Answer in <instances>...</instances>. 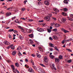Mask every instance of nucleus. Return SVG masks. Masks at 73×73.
<instances>
[{"label":"nucleus","instance_id":"c9c22d12","mask_svg":"<svg viewBox=\"0 0 73 73\" xmlns=\"http://www.w3.org/2000/svg\"><path fill=\"white\" fill-rule=\"evenodd\" d=\"M72 40L73 39H72V38H71L68 40H67V42H68L69 41H72Z\"/></svg>","mask_w":73,"mask_h":73},{"label":"nucleus","instance_id":"052dcab7","mask_svg":"<svg viewBox=\"0 0 73 73\" xmlns=\"http://www.w3.org/2000/svg\"><path fill=\"white\" fill-rule=\"evenodd\" d=\"M9 38L11 39L12 38V37L11 36V35H9Z\"/></svg>","mask_w":73,"mask_h":73},{"label":"nucleus","instance_id":"680f3d73","mask_svg":"<svg viewBox=\"0 0 73 73\" xmlns=\"http://www.w3.org/2000/svg\"><path fill=\"white\" fill-rule=\"evenodd\" d=\"M16 19V16L12 18V20H14V19Z\"/></svg>","mask_w":73,"mask_h":73},{"label":"nucleus","instance_id":"a878e982","mask_svg":"<svg viewBox=\"0 0 73 73\" xmlns=\"http://www.w3.org/2000/svg\"><path fill=\"white\" fill-rule=\"evenodd\" d=\"M27 21L28 22H32V21H33V20L32 19H29L27 20Z\"/></svg>","mask_w":73,"mask_h":73},{"label":"nucleus","instance_id":"a211bd4d","mask_svg":"<svg viewBox=\"0 0 73 73\" xmlns=\"http://www.w3.org/2000/svg\"><path fill=\"white\" fill-rule=\"evenodd\" d=\"M55 26L56 27H59L61 26L60 25H59L58 23H56L55 25Z\"/></svg>","mask_w":73,"mask_h":73},{"label":"nucleus","instance_id":"2f4dec72","mask_svg":"<svg viewBox=\"0 0 73 73\" xmlns=\"http://www.w3.org/2000/svg\"><path fill=\"white\" fill-rule=\"evenodd\" d=\"M63 10L64 12H66V11H68V9L66 8H63Z\"/></svg>","mask_w":73,"mask_h":73},{"label":"nucleus","instance_id":"39448f33","mask_svg":"<svg viewBox=\"0 0 73 73\" xmlns=\"http://www.w3.org/2000/svg\"><path fill=\"white\" fill-rule=\"evenodd\" d=\"M28 70V72H33V73L35 72V71H34V70H33V69L31 68H29Z\"/></svg>","mask_w":73,"mask_h":73},{"label":"nucleus","instance_id":"de8ad7c7","mask_svg":"<svg viewBox=\"0 0 73 73\" xmlns=\"http://www.w3.org/2000/svg\"><path fill=\"white\" fill-rule=\"evenodd\" d=\"M52 19L54 21H56V18L52 17Z\"/></svg>","mask_w":73,"mask_h":73},{"label":"nucleus","instance_id":"bf43d9fd","mask_svg":"<svg viewBox=\"0 0 73 73\" xmlns=\"http://www.w3.org/2000/svg\"><path fill=\"white\" fill-rule=\"evenodd\" d=\"M50 49L51 50V51H53V49L52 48H50Z\"/></svg>","mask_w":73,"mask_h":73},{"label":"nucleus","instance_id":"c756f323","mask_svg":"<svg viewBox=\"0 0 73 73\" xmlns=\"http://www.w3.org/2000/svg\"><path fill=\"white\" fill-rule=\"evenodd\" d=\"M15 64L16 66H17V67H19V64L18 63H16Z\"/></svg>","mask_w":73,"mask_h":73},{"label":"nucleus","instance_id":"f03ea898","mask_svg":"<svg viewBox=\"0 0 73 73\" xmlns=\"http://www.w3.org/2000/svg\"><path fill=\"white\" fill-rule=\"evenodd\" d=\"M48 62V59L46 56H44V61H43V62L44 63H47Z\"/></svg>","mask_w":73,"mask_h":73},{"label":"nucleus","instance_id":"5fc2aeb1","mask_svg":"<svg viewBox=\"0 0 73 73\" xmlns=\"http://www.w3.org/2000/svg\"><path fill=\"white\" fill-rule=\"evenodd\" d=\"M27 0H25L24 1V4H26V3H27Z\"/></svg>","mask_w":73,"mask_h":73},{"label":"nucleus","instance_id":"774afa93","mask_svg":"<svg viewBox=\"0 0 73 73\" xmlns=\"http://www.w3.org/2000/svg\"><path fill=\"white\" fill-rule=\"evenodd\" d=\"M25 61H26V62H28V60L27 59H26Z\"/></svg>","mask_w":73,"mask_h":73},{"label":"nucleus","instance_id":"a19ab883","mask_svg":"<svg viewBox=\"0 0 73 73\" xmlns=\"http://www.w3.org/2000/svg\"><path fill=\"white\" fill-rule=\"evenodd\" d=\"M40 65L42 66H43V67H45V66L42 64H40Z\"/></svg>","mask_w":73,"mask_h":73},{"label":"nucleus","instance_id":"79ce46f5","mask_svg":"<svg viewBox=\"0 0 73 73\" xmlns=\"http://www.w3.org/2000/svg\"><path fill=\"white\" fill-rule=\"evenodd\" d=\"M57 31V29H53V31H54V32H56V31Z\"/></svg>","mask_w":73,"mask_h":73},{"label":"nucleus","instance_id":"4be33fe9","mask_svg":"<svg viewBox=\"0 0 73 73\" xmlns=\"http://www.w3.org/2000/svg\"><path fill=\"white\" fill-rule=\"evenodd\" d=\"M50 57L52 59H54V56L53 55H50Z\"/></svg>","mask_w":73,"mask_h":73},{"label":"nucleus","instance_id":"9d476101","mask_svg":"<svg viewBox=\"0 0 73 73\" xmlns=\"http://www.w3.org/2000/svg\"><path fill=\"white\" fill-rule=\"evenodd\" d=\"M21 31H22V32H24V33H26V32H28L27 31V29H21Z\"/></svg>","mask_w":73,"mask_h":73},{"label":"nucleus","instance_id":"8fccbe9b","mask_svg":"<svg viewBox=\"0 0 73 73\" xmlns=\"http://www.w3.org/2000/svg\"><path fill=\"white\" fill-rule=\"evenodd\" d=\"M17 21L18 23V24H20L21 22H20V21H18V19H17Z\"/></svg>","mask_w":73,"mask_h":73},{"label":"nucleus","instance_id":"58836bf2","mask_svg":"<svg viewBox=\"0 0 73 73\" xmlns=\"http://www.w3.org/2000/svg\"><path fill=\"white\" fill-rule=\"evenodd\" d=\"M29 41H30V43H31V44L33 43V41L31 39H30Z\"/></svg>","mask_w":73,"mask_h":73},{"label":"nucleus","instance_id":"7ed1b4c3","mask_svg":"<svg viewBox=\"0 0 73 73\" xmlns=\"http://www.w3.org/2000/svg\"><path fill=\"white\" fill-rule=\"evenodd\" d=\"M37 31L39 32H43L44 31V30L43 29H41L40 27H39L37 28Z\"/></svg>","mask_w":73,"mask_h":73},{"label":"nucleus","instance_id":"dca6fc26","mask_svg":"<svg viewBox=\"0 0 73 73\" xmlns=\"http://www.w3.org/2000/svg\"><path fill=\"white\" fill-rule=\"evenodd\" d=\"M66 18H63L62 20V23H64V22H65V21H66Z\"/></svg>","mask_w":73,"mask_h":73},{"label":"nucleus","instance_id":"4468645a","mask_svg":"<svg viewBox=\"0 0 73 73\" xmlns=\"http://www.w3.org/2000/svg\"><path fill=\"white\" fill-rule=\"evenodd\" d=\"M19 38L21 39V40H24V37L23 36H21V35H19Z\"/></svg>","mask_w":73,"mask_h":73},{"label":"nucleus","instance_id":"423d86ee","mask_svg":"<svg viewBox=\"0 0 73 73\" xmlns=\"http://www.w3.org/2000/svg\"><path fill=\"white\" fill-rule=\"evenodd\" d=\"M4 43L5 45H10V44H11V43L9 42L8 41H5L4 42Z\"/></svg>","mask_w":73,"mask_h":73},{"label":"nucleus","instance_id":"6ab92c4d","mask_svg":"<svg viewBox=\"0 0 73 73\" xmlns=\"http://www.w3.org/2000/svg\"><path fill=\"white\" fill-rule=\"evenodd\" d=\"M22 49L21 47L20 46H19L17 48L18 50H21Z\"/></svg>","mask_w":73,"mask_h":73},{"label":"nucleus","instance_id":"aec40b11","mask_svg":"<svg viewBox=\"0 0 73 73\" xmlns=\"http://www.w3.org/2000/svg\"><path fill=\"white\" fill-rule=\"evenodd\" d=\"M53 38L54 40H56L57 39H58V38H57V37L55 35H54L53 36Z\"/></svg>","mask_w":73,"mask_h":73},{"label":"nucleus","instance_id":"9b49d317","mask_svg":"<svg viewBox=\"0 0 73 73\" xmlns=\"http://www.w3.org/2000/svg\"><path fill=\"white\" fill-rule=\"evenodd\" d=\"M11 14H12L11 13H7L6 14V16H9L11 15Z\"/></svg>","mask_w":73,"mask_h":73},{"label":"nucleus","instance_id":"09e8293b","mask_svg":"<svg viewBox=\"0 0 73 73\" xmlns=\"http://www.w3.org/2000/svg\"><path fill=\"white\" fill-rule=\"evenodd\" d=\"M25 10V8H22V11H24Z\"/></svg>","mask_w":73,"mask_h":73},{"label":"nucleus","instance_id":"e433bc0d","mask_svg":"<svg viewBox=\"0 0 73 73\" xmlns=\"http://www.w3.org/2000/svg\"><path fill=\"white\" fill-rule=\"evenodd\" d=\"M47 31L48 33H50L51 32V30L50 29H47Z\"/></svg>","mask_w":73,"mask_h":73},{"label":"nucleus","instance_id":"a18cd8bd","mask_svg":"<svg viewBox=\"0 0 73 73\" xmlns=\"http://www.w3.org/2000/svg\"><path fill=\"white\" fill-rule=\"evenodd\" d=\"M49 40H50L52 41V40H53V38H52V37H50L49 38Z\"/></svg>","mask_w":73,"mask_h":73},{"label":"nucleus","instance_id":"b1692460","mask_svg":"<svg viewBox=\"0 0 73 73\" xmlns=\"http://www.w3.org/2000/svg\"><path fill=\"white\" fill-rule=\"evenodd\" d=\"M33 68L35 69V70L36 71H37V67L35 66H33Z\"/></svg>","mask_w":73,"mask_h":73},{"label":"nucleus","instance_id":"ddd939ff","mask_svg":"<svg viewBox=\"0 0 73 73\" xmlns=\"http://www.w3.org/2000/svg\"><path fill=\"white\" fill-rule=\"evenodd\" d=\"M36 55L37 57H38V58H41V55L38 54V53L36 54Z\"/></svg>","mask_w":73,"mask_h":73},{"label":"nucleus","instance_id":"6e6d98bb","mask_svg":"<svg viewBox=\"0 0 73 73\" xmlns=\"http://www.w3.org/2000/svg\"><path fill=\"white\" fill-rule=\"evenodd\" d=\"M54 48L56 49V50L57 51L58 50V49L57 48V47H54Z\"/></svg>","mask_w":73,"mask_h":73},{"label":"nucleus","instance_id":"ea45409f","mask_svg":"<svg viewBox=\"0 0 73 73\" xmlns=\"http://www.w3.org/2000/svg\"><path fill=\"white\" fill-rule=\"evenodd\" d=\"M66 50H68V51H69V52H72V50L70 49L66 48Z\"/></svg>","mask_w":73,"mask_h":73},{"label":"nucleus","instance_id":"3c124183","mask_svg":"<svg viewBox=\"0 0 73 73\" xmlns=\"http://www.w3.org/2000/svg\"><path fill=\"white\" fill-rule=\"evenodd\" d=\"M18 27L19 28H20V29H23V28H22V27H21V26H18Z\"/></svg>","mask_w":73,"mask_h":73},{"label":"nucleus","instance_id":"6e6552de","mask_svg":"<svg viewBox=\"0 0 73 73\" xmlns=\"http://www.w3.org/2000/svg\"><path fill=\"white\" fill-rule=\"evenodd\" d=\"M61 31H63V32H64V33H68V32H69V31L67 30H66L63 28L61 29Z\"/></svg>","mask_w":73,"mask_h":73},{"label":"nucleus","instance_id":"7c9ffc66","mask_svg":"<svg viewBox=\"0 0 73 73\" xmlns=\"http://www.w3.org/2000/svg\"><path fill=\"white\" fill-rule=\"evenodd\" d=\"M58 58H59V59H60V60H61V59H62V58H63L62 56L61 55H60L58 57Z\"/></svg>","mask_w":73,"mask_h":73},{"label":"nucleus","instance_id":"c03bdc74","mask_svg":"<svg viewBox=\"0 0 73 73\" xmlns=\"http://www.w3.org/2000/svg\"><path fill=\"white\" fill-rule=\"evenodd\" d=\"M32 32V31H31V30L30 29H29V31L27 32L29 33H31Z\"/></svg>","mask_w":73,"mask_h":73},{"label":"nucleus","instance_id":"412c9836","mask_svg":"<svg viewBox=\"0 0 73 73\" xmlns=\"http://www.w3.org/2000/svg\"><path fill=\"white\" fill-rule=\"evenodd\" d=\"M49 45L50 46L52 47V48H53V47H54V44H53L51 43H49Z\"/></svg>","mask_w":73,"mask_h":73},{"label":"nucleus","instance_id":"f3484780","mask_svg":"<svg viewBox=\"0 0 73 73\" xmlns=\"http://www.w3.org/2000/svg\"><path fill=\"white\" fill-rule=\"evenodd\" d=\"M16 54V52L15 51H13L12 53V55L13 56H15Z\"/></svg>","mask_w":73,"mask_h":73},{"label":"nucleus","instance_id":"69168bd1","mask_svg":"<svg viewBox=\"0 0 73 73\" xmlns=\"http://www.w3.org/2000/svg\"><path fill=\"white\" fill-rule=\"evenodd\" d=\"M21 19H22V20H25V19L24 18H21Z\"/></svg>","mask_w":73,"mask_h":73},{"label":"nucleus","instance_id":"cd10ccee","mask_svg":"<svg viewBox=\"0 0 73 73\" xmlns=\"http://www.w3.org/2000/svg\"><path fill=\"white\" fill-rule=\"evenodd\" d=\"M39 70L41 72H42V73H45V72H43L42 71L43 70V69H42V68H39Z\"/></svg>","mask_w":73,"mask_h":73},{"label":"nucleus","instance_id":"0e129e2a","mask_svg":"<svg viewBox=\"0 0 73 73\" xmlns=\"http://www.w3.org/2000/svg\"><path fill=\"white\" fill-rule=\"evenodd\" d=\"M53 68L54 69V70H57V69L55 67H53Z\"/></svg>","mask_w":73,"mask_h":73},{"label":"nucleus","instance_id":"72a5a7b5","mask_svg":"<svg viewBox=\"0 0 73 73\" xmlns=\"http://www.w3.org/2000/svg\"><path fill=\"white\" fill-rule=\"evenodd\" d=\"M18 54L19 56H22V54L21 53V52H20L19 51L18 52Z\"/></svg>","mask_w":73,"mask_h":73},{"label":"nucleus","instance_id":"1a4fd4ad","mask_svg":"<svg viewBox=\"0 0 73 73\" xmlns=\"http://www.w3.org/2000/svg\"><path fill=\"white\" fill-rule=\"evenodd\" d=\"M44 4L45 5H49V2L47 1H46L44 2Z\"/></svg>","mask_w":73,"mask_h":73},{"label":"nucleus","instance_id":"4d7b16f0","mask_svg":"<svg viewBox=\"0 0 73 73\" xmlns=\"http://www.w3.org/2000/svg\"><path fill=\"white\" fill-rule=\"evenodd\" d=\"M54 23H52L51 24V25L52 26H53V25H54Z\"/></svg>","mask_w":73,"mask_h":73},{"label":"nucleus","instance_id":"37998d69","mask_svg":"<svg viewBox=\"0 0 73 73\" xmlns=\"http://www.w3.org/2000/svg\"><path fill=\"white\" fill-rule=\"evenodd\" d=\"M70 16L72 18H73V15L72 14H69Z\"/></svg>","mask_w":73,"mask_h":73},{"label":"nucleus","instance_id":"4c0bfd02","mask_svg":"<svg viewBox=\"0 0 73 73\" xmlns=\"http://www.w3.org/2000/svg\"><path fill=\"white\" fill-rule=\"evenodd\" d=\"M71 62H72V60L71 59H70L69 60H67V62L70 63Z\"/></svg>","mask_w":73,"mask_h":73},{"label":"nucleus","instance_id":"864d4df0","mask_svg":"<svg viewBox=\"0 0 73 73\" xmlns=\"http://www.w3.org/2000/svg\"><path fill=\"white\" fill-rule=\"evenodd\" d=\"M14 32L15 33H17V31L16 30H14Z\"/></svg>","mask_w":73,"mask_h":73},{"label":"nucleus","instance_id":"c85d7f7f","mask_svg":"<svg viewBox=\"0 0 73 73\" xmlns=\"http://www.w3.org/2000/svg\"><path fill=\"white\" fill-rule=\"evenodd\" d=\"M63 2L64 4H68V2L67 0H64Z\"/></svg>","mask_w":73,"mask_h":73},{"label":"nucleus","instance_id":"338daca9","mask_svg":"<svg viewBox=\"0 0 73 73\" xmlns=\"http://www.w3.org/2000/svg\"><path fill=\"white\" fill-rule=\"evenodd\" d=\"M52 67H53V68H54V64H52Z\"/></svg>","mask_w":73,"mask_h":73},{"label":"nucleus","instance_id":"0eeeda50","mask_svg":"<svg viewBox=\"0 0 73 73\" xmlns=\"http://www.w3.org/2000/svg\"><path fill=\"white\" fill-rule=\"evenodd\" d=\"M53 9L54 11L56 12H60L59 10L56 8H53Z\"/></svg>","mask_w":73,"mask_h":73},{"label":"nucleus","instance_id":"20e7f679","mask_svg":"<svg viewBox=\"0 0 73 73\" xmlns=\"http://www.w3.org/2000/svg\"><path fill=\"white\" fill-rule=\"evenodd\" d=\"M11 67L13 69V72H14V73H16V72H15V66L13 65H11Z\"/></svg>","mask_w":73,"mask_h":73},{"label":"nucleus","instance_id":"f8f14e48","mask_svg":"<svg viewBox=\"0 0 73 73\" xmlns=\"http://www.w3.org/2000/svg\"><path fill=\"white\" fill-rule=\"evenodd\" d=\"M62 15H63V16H67V13H66L64 12L62 13Z\"/></svg>","mask_w":73,"mask_h":73},{"label":"nucleus","instance_id":"473e14b6","mask_svg":"<svg viewBox=\"0 0 73 73\" xmlns=\"http://www.w3.org/2000/svg\"><path fill=\"white\" fill-rule=\"evenodd\" d=\"M7 10H9V11H12V7H10V8H8L7 9Z\"/></svg>","mask_w":73,"mask_h":73},{"label":"nucleus","instance_id":"f704fd0d","mask_svg":"<svg viewBox=\"0 0 73 73\" xmlns=\"http://www.w3.org/2000/svg\"><path fill=\"white\" fill-rule=\"evenodd\" d=\"M14 30L13 29H11L9 30V32H13Z\"/></svg>","mask_w":73,"mask_h":73},{"label":"nucleus","instance_id":"5701e85b","mask_svg":"<svg viewBox=\"0 0 73 73\" xmlns=\"http://www.w3.org/2000/svg\"><path fill=\"white\" fill-rule=\"evenodd\" d=\"M67 19H68V20H70V21H73V20L72 18L69 17H67Z\"/></svg>","mask_w":73,"mask_h":73},{"label":"nucleus","instance_id":"603ef678","mask_svg":"<svg viewBox=\"0 0 73 73\" xmlns=\"http://www.w3.org/2000/svg\"><path fill=\"white\" fill-rule=\"evenodd\" d=\"M16 71V72L17 73H20V72H19V71H18V70H17V69H15V71Z\"/></svg>","mask_w":73,"mask_h":73},{"label":"nucleus","instance_id":"13d9d810","mask_svg":"<svg viewBox=\"0 0 73 73\" xmlns=\"http://www.w3.org/2000/svg\"><path fill=\"white\" fill-rule=\"evenodd\" d=\"M65 41V40H64L63 41H62V44H64L65 43V42H64V41Z\"/></svg>","mask_w":73,"mask_h":73},{"label":"nucleus","instance_id":"2eb2a0df","mask_svg":"<svg viewBox=\"0 0 73 73\" xmlns=\"http://www.w3.org/2000/svg\"><path fill=\"white\" fill-rule=\"evenodd\" d=\"M11 49L13 50V49H15V46H13V44H11Z\"/></svg>","mask_w":73,"mask_h":73},{"label":"nucleus","instance_id":"bb28decb","mask_svg":"<svg viewBox=\"0 0 73 73\" xmlns=\"http://www.w3.org/2000/svg\"><path fill=\"white\" fill-rule=\"evenodd\" d=\"M29 37H31V38H33V34H32L31 35H29Z\"/></svg>","mask_w":73,"mask_h":73},{"label":"nucleus","instance_id":"49530a36","mask_svg":"<svg viewBox=\"0 0 73 73\" xmlns=\"http://www.w3.org/2000/svg\"><path fill=\"white\" fill-rule=\"evenodd\" d=\"M11 45L7 47V49H9L10 48H11Z\"/></svg>","mask_w":73,"mask_h":73},{"label":"nucleus","instance_id":"393cba45","mask_svg":"<svg viewBox=\"0 0 73 73\" xmlns=\"http://www.w3.org/2000/svg\"><path fill=\"white\" fill-rule=\"evenodd\" d=\"M55 62H58L59 61V60H60V59H59L58 58H55Z\"/></svg>","mask_w":73,"mask_h":73},{"label":"nucleus","instance_id":"f257e3e1","mask_svg":"<svg viewBox=\"0 0 73 73\" xmlns=\"http://www.w3.org/2000/svg\"><path fill=\"white\" fill-rule=\"evenodd\" d=\"M48 16L44 18L45 20L46 21H49L50 19V17H52V14H49L48 15Z\"/></svg>","mask_w":73,"mask_h":73},{"label":"nucleus","instance_id":"e2e57ef3","mask_svg":"<svg viewBox=\"0 0 73 73\" xmlns=\"http://www.w3.org/2000/svg\"><path fill=\"white\" fill-rule=\"evenodd\" d=\"M32 56H33V57H35V56H36V55H35V54H32Z\"/></svg>","mask_w":73,"mask_h":73}]
</instances>
